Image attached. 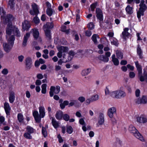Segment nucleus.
Masks as SVG:
<instances>
[{
  "mask_svg": "<svg viewBox=\"0 0 147 147\" xmlns=\"http://www.w3.org/2000/svg\"><path fill=\"white\" fill-rule=\"evenodd\" d=\"M66 27L65 26H62L61 27V30L63 32H65L66 33L68 34L69 33V30H66Z\"/></svg>",
  "mask_w": 147,
  "mask_h": 147,
  "instance_id": "nucleus-46",
  "label": "nucleus"
},
{
  "mask_svg": "<svg viewBox=\"0 0 147 147\" xmlns=\"http://www.w3.org/2000/svg\"><path fill=\"white\" fill-rule=\"evenodd\" d=\"M5 19L6 21L9 22L8 23L9 24V23H11V22H10L13 20L14 19V17L12 15L10 14H9L7 15L6 17L5 18Z\"/></svg>",
  "mask_w": 147,
  "mask_h": 147,
  "instance_id": "nucleus-36",
  "label": "nucleus"
},
{
  "mask_svg": "<svg viewBox=\"0 0 147 147\" xmlns=\"http://www.w3.org/2000/svg\"><path fill=\"white\" fill-rule=\"evenodd\" d=\"M91 71L90 68H88L83 70L81 74L82 76H84L88 75Z\"/></svg>",
  "mask_w": 147,
  "mask_h": 147,
  "instance_id": "nucleus-34",
  "label": "nucleus"
},
{
  "mask_svg": "<svg viewBox=\"0 0 147 147\" xmlns=\"http://www.w3.org/2000/svg\"><path fill=\"white\" fill-rule=\"evenodd\" d=\"M60 88L58 86L55 87L54 86H51L50 88L49 94L50 97H52L53 96L54 92L55 94H58L60 91Z\"/></svg>",
  "mask_w": 147,
  "mask_h": 147,
  "instance_id": "nucleus-8",
  "label": "nucleus"
},
{
  "mask_svg": "<svg viewBox=\"0 0 147 147\" xmlns=\"http://www.w3.org/2000/svg\"><path fill=\"white\" fill-rule=\"evenodd\" d=\"M26 131L30 134H32L34 133L35 131V130L32 127L28 125L26 128Z\"/></svg>",
  "mask_w": 147,
  "mask_h": 147,
  "instance_id": "nucleus-35",
  "label": "nucleus"
},
{
  "mask_svg": "<svg viewBox=\"0 0 147 147\" xmlns=\"http://www.w3.org/2000/svg\"><path fill=\"white\" fill-rule=\"evenodd\" d=\"M129 130L131 133L133 134L137 138L142 142L144 141V139L142 136L133 125H131L129 126Z\"/></svg>",
  "mask_w": 147,
  "mask_h": 147,
  "instance_id": "nucleus-4",
  "label": "nucleus"
},
{
  "mask_svg": "<svg viewBox=\"0 0 147 147\" xmlns=\"http://www.w3.org/2000/svg\"><path fill=\"white\" fill-rule=\"evenodd\" d=\"M78 103L77 100H71V102L69 104V107H71L73 106L75 104H77Z\"/></svg>",
  "mask_w": 147,
  "mask_h": 147,
  "instance_id": "nucleus-50",
  "label": "nucleus"
},
{
  "mask_svg": "<svg viewBox=\"0 0 147 147\" xmlns=\"http://www.w3.org/2000/svg\"><path fill=\"white\" fill-rule=\"evenodd\" d=\"M74 55V52L72 51H71L69 52L67 55L69 57H70L71 58V60Z\"/></svg>",
  "mask_w": 147,
  "mask_h": 147,
  "instance_id": "nucleus-54",
  "label": "nucleus"
},
{
  "mask_svg": "<svg viewBox=\"0 0 147 147\" xmlns=\"http://www.w3.org/2000/svg\"><path fill=\"white\" fill-rule=\"evenodd\" d=\"M138 72V76L140 78V81L143 82L145 80L144 77L142 75V69L141 65L139 63L138 61L134 62Z\"/></svg>",
  "mask_w": 147,
  "mask_h": 147,
  "instance_id": "nucleus-7",
  "label": "nucleus"
},
{
  "mask_svg": "<svg viewBox=\"0 0 147 147\" xmlns=\"http://www.w3.org/2000/svg\"><path fill=\"white\" fill-rule=\"evenodd\" d=\"M41 88L42 93L43 94H45L46 93L47 91V84H42L41 86Z\"/></svg>",
  "mask_w": 147,
  "mask_h": 147,
  "instance_id": "nucleus-41",
  "label": "nucleus"
},
{
  "mask_svg": "<svg viewBox=\"0 0 147 147\" xmlns=\"http://www.w3.org/2000/svg\"><path fill=\"white\" fill-rule=\"evenodd\" d=\"M78 100L81 103H83L85 101V98L82 96H80L78 98Z\"/></svg>",
  "mask_w": 147,
  "mask_h": 147,
  "instance_id": "nucleus-55",
  "label": "nucleus"
},
{
  "mask_svg": "<svg viewBox=\"0 0 147 147\" xmlns=\"http://www.w3.org/2000/svg\"><path fill=\"white\" fill-rule=\"evenodd\" d=\"M98 35L96 34H93L92 37V39L95 44H97V39L98 38Z\"/></svg>",
  "mask_w": 147,
  "mask_h": 147,
  "instance_id": "nucleus-40",
  "label": "nucleus"
},
{
  "mask_svg": "<svg viewBox=\"0 0 147 147\" xmlns=\"http://www.w3.org/2000/svg\"><path fill=\"white\" fill-rule=\"evenodd\" d=\"M63 113V112L61 111H58L56 112L55 116L57 120H61L62 118Z\"/></svg>",
  "mask_w": 147,
  "mask_h": 147,
  "instance_id": "nucleus-23",
  "label": "nucleus"
},
{
  "mask_svg": "<svg viewBox=\"0 0 147 147\" xmlns=\"http://www.w3.org/2000/svg\"><path fill=\"white\" fill-rule=\"evenodd\" d=\"M97 2H96L91 5L90 7L91 8V10L92 11H94L95 9L97 6Z\"/></svg>",
  "mask_w": 147,
  "mask_h": 147,
  "instance_id": "nucleus-51",
  "label": "nucleus"
},
{
  "mask_svg": "<svg viewBox=\"0 0 147 147\" xmlns=\"http://www.w3.org/2000/svg\"><path fill=\"white\" fill-rule=\"evenodd\" d=\"M62 59L63 62L65 63L71 60V58L70 57H69L67 55L65 54H63Z\"/></svg>",
  "mask_w": 147,
  "mask_h": 147,
  "instance_id": "nucleus-37",
  "label": "nucleus"
},
{
  "mask_svg": "<svg viewBox=\"0 0 147 147\" xmlns=\"http://www.w3.org/2000/svg\"><path fill=\"white\" fill-rule=\"evenodd\" d=\"M23 136L24 138L26 139H31L32 138V136L31 135V134L27 131L24 133Z\"/></svg>",
  "mask_w": 147,
  "mask_h": 147,
  "instance_id": "nucleus-39",
  "label": "nucleus"
},
{
  "mask_svg": "<svg viewBox=\"0 0 147 147\" xmlns=\"http://www.w3.org/2000/svg\"><path fill=\"white\" fill-rule=\"evenodd\" d=\"M137 121L140 123H145L147 122V119L145 117L140 116L137 118Z\"/></svg>",
  "mask_w": 147,
  "mask_h": 147,
  "instance_id": "nucleus-24",
  "label": "nucleus"
},
{
  "mask_svg": "<svg viewBox=\"0 0 147 147\" xmlns=\"http://www.w3.org/2000/svg\"><path fill=\"white\" fill-rule=\"evenodd\" d=\"M129 77L131 78H133L135 76V74L133 72H130L129 74Z\"/></svg>",
  "mask_w": 147,
  "mask_h": 147,
  "instance_id": "nucleus-61",
  "label": "nucleus"
},
{
  "mask_svg": "<svg viewBox=\"0 0 147 147\" xmlns=\"http://www.w3.org/2000/svg\"><path fill=\"white\" fill-rule=\"evenodd\" d=\"M9 71L8 69L7 68H4L1 71V74L4 75H7Z\"/></svg>",
  "mask_w": 147,
  "mask_h": 147,
  "instance_id": "nucleus-52",
  "label": "nucleus"
},
{
  "mask_svg": "<svg viewBox=\"0 0 147 147\" xmlns=\"http://www.w3.org/2000/svg\"><path fill=\"white\" fill-rule=\"evenodd\" d=\"M33 32V35L34 38L37 39L38 38L39 36V32L38 30L36 29H33L32 30Z\"/></svg>",
  "mask_w": 147,
  "mask_h": 147,
  "instance_id": "nucleus-26",
  "label": "nucleus"
},
{
  "mask_svg": "<svg viewBox=\"0 0 147 147\" xmlns=\"http://www.w3.org/2000/svg\"><path fill=\"white\" fill-rule=\"evenodd\" d=\"M25 63L26 68L27 69H29L32 65V62L31 58L29 57H27L25 59Z\"/></svg>",
  "mask_w": 147,
  "mask_h": 147,
  "instance_id": "nucleus-12",
  "label": "nucleus"
},
{
  "mask_svg": "<svg viewBox=\"0 0 147 147\" xmlns=\"http://www.w3.org/2000/svg\"><path fill=\"white\" fill-rule=\"evenodd\" d=\"M30 33L28 32L26 33V34L24 35L22 44V45L23 46L25 47L26 45L27 40L30 37Z\"/></svg>",
  "mask_w": 147,
  "mask_h": 147,
  "instance_id": "nucleus-20",
  "label": "nucleus"
},
{
  "mask_svg": "<svg viewBox=\"0 0 147 147\" xmlns=\"http://www.w3.org/2000/svg\"><path fill=\"white\" fill-rule=\"evenodd\" d=\"M109 40L112 45H115L116 46H118V41L117 39L115 38H109Z\"/></svg>",
  "mask_w": 147,
  "mask_h": 147,
  "instance_id": "nucleus-32",
  "label": "nucleus"
},
{
  "mask_svg": "<svg viewBox=\"0 0 147 147\" xmlns=\"http://www.w3.org/2000/svg\"><path fill=\"white\" fill-rule=\"evenodd\" d=\"M110 96L113 98H121L125 97L126 93L124 91L119 90L111 92Z\"/></svg>",
  "mask_w": 147,
  "mask_h": 147,
  "instance_id": "nucleus-6",
  "label": "nucleus"
},
{
  "mask_svg": "<svg viewBox=\"0 0 147 147\" xmlns=\"http://www.w3.org/2000/svg\"><path fill=\"white\" fill-rule=\"evenodd\" d=\"M88 28L90 30H92L94 28V25L92 22L90 23L87 26Z\"/></svg>",
  "mask_w": 147,
  "mask_h": 147,
  "instance_id": "nucleus-53",
  "label": "nucleus"
},
{
  "mask_svg": "<svg viewBox=\"0 0 147 147\" xmlns=\"http://www.w3.org/2000/svg\"><path fill=\"white\" fill-rule=\"evenodd\" d=\"M91 98L93 102L98 100L99 98V96L98 95L95 94L92 96Z\"/></svg>",
  "mask_w": 147,
  "mask_h": 147,
  "instance_id": "nucleus-47",
  "label": "nucleus"
},
{
  "mask_svg": "<svg viewBox=\"0 0 147 147\" xmlns=\"http://www.w3.org/2000/svg\"><path fill=\"white\" fill-rule=\"evenodd\" d=\"M4 109L5 110L6 114L7 115H10L11 108L9 103L7 102H5L4 103Z\"/></svg>",
  "mask_w": 147,
  "mask_h": 147,
  "instance_id": "nucleus-17",
  "label": "nucleus"
},
{
  "mask_svg": "<svg viewBox=\"0 0 147 147\" xmlns=\"http://www.w3.org/2000/svg\"><path fill=\"white\" fill-rule=\"evenodd\" d=\"M113 23L110 22H108L107 23V28L111 29L112 27Z\"/></svg>",
  "mask_w": 147,
  "mask_h": 147,
  "instance_id": "nucleus-59",
  "label": "nucleus"
},
{
  "mask_svg": "<svg viewBox=\"0 0 147 147\" xmlns=\"http://www.w3.org/2000/svg\"><path fill=\"white\" fill-rule=\"evenodd\" d=\"M52 123L54 127L57 129L59 126V123L55 118H53L52 120Z\"/></svg>",
  "mask_w": 147,
  "mask_h": 147,
  "instance_id": "nucleus-33",
  "label": "nucleus"
},
{
  "mask_svg": "<svg viewBox=\"0 0 147 147\" xmlns=\"http://www.w3.org/2000/svg\"><path fill=\"white\" fill-rule=\"evenodd\" d=\"M45 35L48 40H50L51 38V33L50 30L44 29Z\"/></svg>",
  "mask_w": 147,
  "mask_h": 147,
  "instance_id": "nucleus-31",
  "label": "nucleus"
},
{
  "mask_svg": "<svg viewBox=\"0 0 147 147\" xmlns=\"http://www.w3.org/2000/svg\"><path fill=\"white\" fill-rule=\"evenodd\" d=\"M125 9L127 14L130 15L133 13V8L129 5L127 6Z\"/></svg>",
  "mask_w": 147,
  "mask_h": 147,
  "instance_id": "nucleus-25",
  "label": "nucleus"
},
{
  "mask_svg": "<svg viewBox=\"0 0 147 147\" xmlns=\"http://www.w3.org/2000/svg\"><path fill=\"white\" fill-rule=\"evenodd\" d=\"M135 102L137 104H146L147 103V97L145 96H143L141 98H138L135 100Z\"/></svg>",
  "mask_w": 147,
  "mask_h": 147,
  "instance_id": "nucleus-10",
  "label": "nucleus"
},
{
  "mask_svg": "<svg viewBox=\"0 0 147 147\" xmlns=\"http://www.w3.org/2000/svg\"><path fill=\"white\" fill-rule=\"evenodd\" d=\"M129 30V28H126L123 29V31L122 32L121 34V37L123 39H125L126 37L128 36L129 33L128 32Z\"/></svg>",
  "mask_w": 147,
  "mask_h": 147,
  "instance_id": "nucleus-19",
  "label": "nucleus"
},
{
  "mask_svg": "<svg viewBox=\"0 0 147 147\" xmlns=\"http://www.w3.org/2000/svg\"><path fill=\"white\" fill-rule=\"evenodd\" d=\"M42 133L45 138L47 136V132L46 129L45 127H42Z\"/></svg>",
  "mask_w": 147,
  "mask_h": 147,
  "instance_id": "nucleus-42",
  "label": "nucleus"
},
{
  "mask_svg": "<svg viewBox=\"0 0 147 147\" xmlns=\"http://www.w3.org/2000/svg\"><path fill=\"white\" fill-rule=\"evenodd\" d=\"M67 132L69 134H71L73 131V129L71 126H69L67 127Z\"/></svg>",
  "mask_w": 147,
  "mask_h": 147,
  "instance_id": "nucleus-48",
  "label": "nucleus"
},
{
  "mask_svg": "<svg viewBox=\"0 0 147 147\" xmlns=\"http://www.w3.org/2000/svg\"><path fill=\"white\" fill-rule=\"evenodd\" d=\"M104 123V114L101 113L99 114L98 117V123L100 125H102Z\"/></svg>",
  "mask_w": 147,
  "mask_h": 147,
  "instance_id": "nucleus-21",
  "label": "nucleus"
},
{
  "mask_svg": "<svg viewBox=\"0 0 147 147\" xmlns=\"http://www.w3.org/2000/svg\"><path fill=\"white\" fill-rule=\"evenodd\" d=\"M57 138L58 139L59 142L60 143L63 142V140L60 134H59L57 135Z\"/></svg>",
  "mask_w": 147,
  "mask_h": 147,
  "instance_id": "nucleus-58",
  "label": "nucleus"
},
{
  "mask_svg": "<svg viewBox=\"0 0 147 147\" xmlns=\"http://www.w3.org/2000/svg\"><path fill=\"white\" fill-rule=\"evenodd\" d=\"M18 119L20 122H22L23 121L24 117L23 115L21 113H18Z\"/></svg>",
  "mask_w": 147,
  "mask_h": 147,
  "instance_id": "nucleus-43",
  "label": "nucleus"
},
{
  "mask_svg": "<svg viewBox=\"0 0 147 147\" xmlns=\"http://www.w3.org/2000/svg\"><path fill=\"white\" fill-rule=\"evenodd\" d=\"M144 3V1L142 0L139 5L140 7L137 12V16L139 19L140 18L141 16L144 15V12L147 9V7Z\"/></svg>",
  "mask_w": 147,
  "mask_h": 147,
  "instance_id": "nucleus-5",
  "label": "nucleus"
},
{
  "mask_svg": "<svg viewBox=\"0 0 147 147\" xmlns=\"http://www.w3.org/2000/svg\"><path fill=\"white\" fill-rule=\"evenodd\" d=\"M96 17L100 21H102L103 20L102 13L101 10L98 8L96 9Z\"/></svg>",
  "mask_w": 147,
  "mask_h": 147,
  "instance_id": "nucleus-13",
  "label": "nucleus"
},
{
  "mask_svg": "<svg viewBox=\"0 0 147 147\" xmlns=\"http://www.w3.org/2000/svg\"><path fill=\"white\" fill-rule=\"evenodd\" d=\"M137 55L139 56L140 59H142L143 58V51L142 50L140 45H138L136 49Z\"/></svg>",
  "mask_w": 147,
  "mask_h": 147,
  "instance_id": "nucleus-16",
  "label": "nucleus"
},
{
  "mask_svg": "<svg viewBox=\"0 0 147 147\" xmlns=\"http://www.w3.org/2000/svg\"><path fill=\"white\" fill-rule=\"evenodd\" d=\"M32 10L30 11V13L32 15L36 16L34 18L33 21L35 24H38L40 22V20L37 16V15L39 13L38 6L35 3L32 4Z\"/></svg>",
  "mask_w": 147,
  "mask_h": 147,
  "instance_id": "nucleus-2",
  "label": "nucleus"
},
{
  "mask_svg": "<svg viewBox=\"0 0 147 147\" xmlns=\"http://www.w3.org/2000/svg\"><path fill=\"white\" fill-rule=\"evenodd\" d=\"M33 115L36 122H39L40 120V117L38 111H34L33 112Z\"/></svg>",
  "mask_w": 147,
  "mask_h": 147,
  "instance_id": "nucleus-29",
  "label": "nucleus"
},
{
  "mask_svg": "<svg viewBox=\"0 0 147 147\" xmlns=\"http://www.w3.org/2000/svg\"><path fill=\"white\" fill-rule=\"evenodd\" d=\"M116 109L114 107H112L108 110L107 115L111 118H112L114 114L116 112Z\"/></svg>",
  "mask_w": 147,
  "mask_h": 147,
  "instance_id": "nucleus-11",
  "label": "nucleus"
},
{
  "mask_svg": "<svg viewBox=\"0 0 147 147\" xmlns=\"http://www.w3.org/2000/svg\"><path fill=\"white\" fill-rule=\"evenodd\" d=\"M22 27L23 29L24 30H28L30 27V25L28 21L26 20H24L22 22Z\"/></svg>",
  "mask_w": 147,
  "mask_h": 147,
  "instance_id": "nucleus-15",
  "label": "nucleus"
},
{
  "mask_svg": "<svg viewBox=\"0 0 147 147\" xmlns=\"http://www.w3.org/2000/svg\"><path fill=\"white\" fill-rule=\"evenodd\" d=\"M15 39L14 36L13 35H11L8 40V43L3 44L4 49L5 52L8 53L10 51L13 46Z\"/></svg>",
  "mask_w": 147,
  "mask_h": 147,
  "instance_id": "nucleus-3",
  "label": "nucleus"
},
{
  "mask_svg": "<svg viewBox=\"0 0 147 147\" xmlns=\"http://www.w3.org/2000/svg\"><path fill=\"white\" fill-rule=\"evenodd\" d=\"M111 58L112 59V61L114 64L116 66L118 65L119 64V62L118 59L115 57V54H113L112 55Z\"/></svg>",
  "mask_w": 147,
  "mask_h": 147,
  "instance_id": "nucleus-27",
  "label": "nucleus"
},
{
  "mask_svg": "<svg viewBox=\"0 0 147 147\" xmlns=\"http://www.w3.org/2000/svg\"><path fill=\"white\" fill-rule=\"evenodd\" d=\"M55 13L54 10L51 8H47L46 10L47 14L49 16H51Z\"/></svg>",
  "mask_w": 147,
  "mask_h": 147,
  "instance_id": "nucleus-28",
  "label": "nucleus"
},
{
  "mask_svg": "<svg viewBox=\"0 0 147 147\" xmlns=\"http://www.w3.org/2000/svg\"><path fill=\"white\" fill-rule=\"evenodd\" d=\"M68 48L66 47L61 46L58 48L59 52L57 54V56L59 58H61L63 55V53H65L68 51Z\"/></svg>",
  "mask_w": 147,
  "mask_h": 147,
  "instance_id": "nucleus-9",
  "label": "nucleus"
},
{
  "mask_svg": "<svg viewBox=\"0 0 147 147\" xmlns=\"http://www.w3.org/2000/svg\"><path fill=\"white\" fill-rule=\"evenodd\" d=\"M15 93L12 91H10L9 93V99L10 103H13L15 100Z\"/></svg>",
  "mask_w": 147,
  "mask_h": 147,
  "instance_id": "nucleus-14",
  "label": "nucleus"
},
{
  "mask_svg": "<svg viewBox=\"0 0 147 147\" xmlns=\"http://www.w3.org/2000/svg\"><path fill=\"white\" fill-rule=\"evenodd\" d=\"M54 25L52 22H47L43 26L44 29L50 30L53 27Z\"/></svg>",
  "mask_w": 147,
  "mask_h": 147,
  "instance_id": "nucleus-22",
  "label": "nucleus"
},
{
  "mask_svg": "<svg viewBox=\"0 0 147 147\" xmlns=\"http://www.w3.org/2000/svg\"><path fill=\"white\" fill-rule=\"evenodd\" d=\"M116 55L117 57L119 59H121L123 58V55L121 51L117 50L116 51Z\"/></svg>",
  "mask_w": 147,
  "mask_h": 147,
  "instance_id": "nucleus-38",
  "label": "nucleus"
},
{
  "mask_svg": "<svg viewBox=\"0 0 147 147\" xmlns=\"http://www.w3.org/2000/svg\"><path fill=\"white\" fill-rule=\"evenodd\" d=\"M79 122L82 125H85L84 121L83 118L80 119L79 120Z\"/></svg>",
  "mask_w": 147,
  "mask_h": 147,
  "instance_id": "nucleus-64",
  "label": "nucleus"
},
{
  "mask_svg": "<svg viewBox=\"0 0 147 147\" xmlns=\"http://www.w3.org/2000/svg\"><path fill=\"white\" fill-rule=\"evenodd\" d=\"M140 92V90L139 89H137L136 90L135 94L137 97H138L139 96Z\"/></svg>",
  "mask_w": 147,
  "mask_h": 147,
  "instance_id": "nucleus-62",
  "label": "nucleus"
},
{
  "mask_svg": "<svg viewBox=\"0 0 147 147\" xmlns=\"http://www.w3.org/2000/svg\"><path fill=\"white\" fill-rule=\"evenodd\" d=\"M13 32L14 35L20 37L21 34L19 30L15 26H13L12 23H9L7 24L6 29V33L7 35H10Z\"/></svg>",
  "mask_w": 147,
  "mask_h": 147,
  "instance_id": "nucleus-1",
  "label": "nucleus"
},
{
  "mask_svg": "<svg viewBox=\"0 0 147 147\" xmlns=\"http://www.w3.org/2000/svg\"><path fill=\"white\" fill-rule=\"evenodd\" d=\"M62 117L64 120L66 121H67L69 120L70 117L68 114H65L63 115Z\"/></svg>",
  "mask_w": 147,
  "mask_h": 147,
  "instance_id": "nucleus-45",
  "label": "nucleus"
},
{
  "mask_svg": "<svg viewBox=\"0 0 147 147\" xmlns=\"http://www.w3.org/2000/svg\"><path fill=\"white\" fill-rule=\"evenodd\" d=\"M92 102L93 101L90 97V98H88L86 100L85 102V104L86 105H89L90 102Z\"/></svg>",
  "mask_w": 147,
  "mask_h": 147,
  "instance_id": "nucleus-56",
  "label": "nucleus"
},
{
  "mask_svg": "<svg viewBox=\"0 0 147 147\" xmlns=\"http://www.w3.org/2000/svg\"><path fill=\"white\" fill-rule=\"evenodd\" d=\"M24 58V57L23 55H19L18 57V61L20 62H22L23 61Z\"/></svg>",
  "mask_w": 147,
  "mask_h": 147,
  "instance_id": "nucleus-57",
  "label": "nucleus"
},
{
  "mask_svg": "<svg viewBox=\"0 0 147 147\" xmlns=\"http://www.w3.org/2000/svg\"><path fill=\"white\" fill-rule=\"evenodd\" d=\"M86 35L87 36H90L92 35V32L90 30H87L86 31Z\"/></svg>",
  "mask_w": 147,
  "mask_h": 147,
  "instance_id": "nucleus-60",
  "label": "nucleus"
},
{
  "mask_svg": "<svg viewBox=\"0 0 147 147\" xmlns=\"http://www.w3.org/2000/svg\"><path fill=\"white\" fill-rule=\"evenodd\" d=\"M14 0H9V5L11 9H12L14 7Z\"/></svg>",
  "mask_w": 147,
  "mask_h": 147,
  "instance_id": "nucleus-49",
  "label": "nucleus"
},
{
  "mask_svg": "<svg viewBox=\"0 0 147 147\" xmlns=\"http://www.w3.org/2000/svg\"><path fill=\"white\" fill-rule=\"evenodd\" d=\"M61 69V66L59 65H56L55 66V70L56 71L60 70Z\"/></svg>",
  "mask_w": 147,
  "mask_h": 147,
  "instance_id": "nucleus-63",
  "label": "nucleus"
},
{
  "mask_svg": "<svg viewBox=\"0 0 147 147\" xmlns=\"http://www.w3.org/2000/svg\"><path fill=\"white\" fill-rule=\"evenodd\" d=\"M39 117L40 118H44L45 115V109L43 106H40L39 108Z\"/></svg>",
  "mask_w": 147,
  "mask_h": 147,
  "instance_id": "nucleus-18",
  "label": "nucleus"
},
{
  "mask_svg": "<svg viewBox=\"0 0 147 147\" xmlns=\"http://www.w3.org/2000/svg\"><path fill=\"white\" fill-rule=\"evenodd\" d=\"M98 58L99 60L105 62H107L109 60V58L104 55H100L98 57Z\"/></svg>",
  "mask_w": 147,
  "mask_h": 147,
  "instance_id": "nucleus-30",
  "label": "nucleus"
},
{
  "mask_svg": "<svg viewBox=\"0 0 147 147\" xmlns=\"http://www.w3.org/2000/svg\"><path fill=\"white\" fill-rule=\"evenodd\" d=\"M5 12L3 8L2 7H0V14L2 18H5Z\"/></svg>",
  "mask_w": 147,
  "mask_h": 147,
  "instance_id": "nucleus-44",
  "label": "nucleus"
}]
</instances>
